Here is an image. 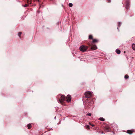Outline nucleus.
<instances>
[{
	"label": "nucleus",
	"mask_w": 135,
	"mask_h": 135,
	"mask_svg": "<svg viewBox=\"0 0 135 135\" xmlns=\"http://www.w3.org/2000/svg\"><path fill=\"white\" fill-rule=\"evenodd\" d=\"M59 96L60 97L59 99V102L62 104L63 105V102L65 100V96L63 95H59Z\"/></svg>",
	"instance_id": "1"
},
{
	"label": "nucleus",
	"mask_w": 135,
	"mask_h": 135,
	"mask_svg": "<svg viewBox=\"0 0 135 135\" xmlns=\"http://www.w3.org/2000/svg\"><path fill=\"white\" fill-rule=\"evenodd\" d=\"M88 48L87 46L81 45L79 49L81 51L84 52L86 51Z\"/></svg>",
	"instance_id": "2"
},
{
	"label": "nucleus",
	"mask_w": 135,
	"mask_h": 135,
	"mask_svg": "<svg viewBox=\"0 0 135 135\" xmlns=\"http://www.w3.org/2000/svg\"><path fill=\"white\" fill-rule=\"evenodd\" d=\"M85 97L86 98H90L92 96V94L90 91H88L86 92L85 93Z\"/></svg>",
	"instance_id": "3"
},
{
	"label": "nucleus",
	"mask_w": 135,
	"mask_h": 135,
	"mask_svg": "<svg viewBox=\"0 0 135 135\" xmlns=\"http://www.w3.org/2000/svg\"><path fill=\"white\" fill-rule=\"evenodd\" d=\"M66 101L67 102L69 103L70 102L71 99V95L69 94L66 97Z\"/></svg>",
	"instance_id": "4"
},
{
	"label": "nucleus",
	"mask_w": 135,
	"mask_h": 135,
	"mask_svg": "<svg viewBox=\"0 0 135 135\" xmlns=\"http://www.w3.org/2000/svg\"><path fill=\"white\" fill-rule=\"evenodd\" d=\"M134 132L133 129L128 130H127V133L129 134H132Z\"/></svg>",
	"instance_id": "5"
},
{
	"label": "nucleus",
	"mask_w": 135,
	"mask_h": 135,
	"mask_svg": "<svg viewBox=\"0 0 135 135\" xmlns=\"http://www.w3.org/2000/svg\"><path fill=\"white\" fill-rule=\"evenodd\" d=\"M130 5L129 2V1L128 0H127L126 2V9H128V8L129 5Z\"/></svg>",
	"instance_id": "6"
},
{
	"label": "nucleus",
	"mask_w": 135,
	"mask_h": 135,
	"mask_svg": "<svg viewBox=\"0 0 135 135\" xmlns=\"http://www.w3.org/2000/svg\"><path fill=\"white\" fill-rule=\"evenodd\" d=\"M105 130L107 132L110 131V128L108 127H105Z\"/></svg>",
	"instance_id": "7"
},
{
	"label": "nucleus",
	"mask_w": 135,
	"mask_h": 135,
	"mask_svg": "<svg viewBox=\"0 0 135 135\" xmlns=\"http://www.w3.org/2000/svg\"><path fill=\"white\" fill-rule=\"evenodd\" d=\"M91 49L92 50H95L97 49V47L96 45H94L91 46Z\"/></svg>",
	"instance_id": "8"
},
{
	"label": "nucleus",
	"mask_w": 135,
	"mask_h": 135,
	"mask_svg": "<svg viewBox=\"0 0 135 135\" xmlns=\"http://www.w3.org/2000/svg\"><path fill=\"white\" fill-rule=\"evenodd\" d=\"M98 40L96 39H93V40L92 42L93 43H95L98 42Z\"/></svg>",
	"instance_id": "9"
},
{
	"label": "nucleus",
	"mask_w": 135,
	"mask_h": 135,
	"mask_svg": "<svg viewBox=\"0 0 135 135\" xmlns=\"http://www.w3.org/2000/svg\"><path fill=\"white\" fill-rule=\"evenodd\" d=\"M132 47L134 50H135V44H133L132 45Z\"/></svg>",
	"instance_id": "10"
},
{
	"label": "nucleus",
	"mask_w": 135,
	"mask_h": 135,
	"mask_svg": "<svg viewBox=\"0 0 135 135\" xmlns=\"http://www.w3.org/2000/svg\"><path fill=\"white\" fill-rule=\"evenodd\" d=\"M116 52L118 54H119L120 53V50L117 49L116 50Z\"/></svg>",
	"instance_id": "11"
},
{
	"label": "nucleus",
	"mask_w": 135,
	"mask_h": 135,
	"mask_svg": "<svg viewBox=\"0 0 135 135\" xmlns=\"http://www.w3.org/2000/svg\"><path fill=\"white\" fill-rule=\"evenodd\" d=\"M28 128L29 129L31 128L32 127V126L31 124H28L27 125Z\"/></svg>",
	"instance_id": "12"
},
{
	"label": "nucleus",
	"mask_w": 135,
	"mask_h": 135,
	"mask_svg": "<svg viewBox=\"0 0 135 135\" xmlns=\"http://www.w3.org/2000/svg\"><path fill=\"white\" fill-rule=\"evenodd\" d=\"M99 120H100L101 121H104L105 120V119L102 117L100 118H99Z\"/></svg>",
	"instance_id": "13"
},
{
	"label": "nucleus",
	"mask_w": 135,
	"mask_h": 135,
	"mask_svg": "<svg viewBox=\"0 0 135 135\" xmlns=\"http://www.w3.org/2000/svg\"><path fill=\"white\" fill-rule=\"evenodd\" d=\"M85 128L86 129H89L90 128V126L88 125H86L85 126Z\"/></svg>",
	"instance_id": "14"
},
{
	"label": "nucleus",
	"mask_w": 135,
	"mask_h": 135,
	"mask_svg": "<svg viewBox=\"0 0 135 135\" xmlns=\"http://www.w3.org/2000/svg\"><path fill=\"white\" fill-rule=\"evenodd\" d=\"M89 38L90 39H91L93 40V37L92 35H89Z\"/></svg>",
	"instance_id": "15"
},
{
	"label": "nucleus",
	"mask_w": 135,
	"mask_h": 135,
	"mask_svg": "<svg viewBox=\"0 0 135 135\" xmlns=\"http://www.w3.org/2000/svg\"><path fill=\"white\" fill-rule=\"evenodd\" d=\"M124 78L126 79H127L129 78V76L128 75H126L124 76Z\"/></svg>",
	"instance_id": "16"
},
{
	"label": "nucleus",
	"mask_w": 135,
	"mask_h": 135,
	"mask_svg": "<svg viewBox=\"0 0 135 135\" xmlns=\"http://www.w3.org/2000/svg\"><path fill=\"white\" fill-rule=\"evenodd\" d=\"M73 4L71 3H70L69 4V6L70 7H71L73 6Z\"/></svg>",
	"instance_id": "17"
},
{
	"label": "nucleus",
	"mask_w": 135,
	"mask_h": 135,
	"mask_svg": "<svg viewBox=\"0 0 135 135\" xmlns=\"http://www.w3.org/2000/svg\"><path fill=\"white\" fill-rule=\"evenodd\" d=\"M22 34V32H19L18 33V35L19 36V37H20L21 35Z\"/></svg>",
	"instance_id": "18"
},
{
	"label": "nucleus",
	"mask_w": 135,
	"mask_h": 135,
	"mask_svg": "<svg viewBox=\"0 0 135 135\" xmlns=\"http://www.w3.org/2000/svg\"><path fill=\"white\" fill-rule=\"evenodd\" d=\"M28 6V4H25V5L23 6L24 7H27Z\"/></svg>",
	"instance_id": "19"
},
{
	"label": "nucleus",
	"mask_w": 135,
	"mask_h": 135,
	"mask_svg": "<svg viewBox=\"0 0 135 135\" xmlns=\"http://www.w3.org/2000/svg\"><path fill=\"white\" fill-rule=\"evenodd\" d=\"M91 115V114L90 113H88L86 114V115H88L90 116Z\"/></svg>",
	"instance_id": "20"
},
{
	"label": "nucleus",
	"mask_w": 135,
	"mask_h": 135,
	"mask_svg": "<svg viewBox=\"0 0 135 135\" xmlns=\"http://www.w3.org/2000/svg\"><path fill=\"white\" fill-rule=\"evenodd\" d=\"M89 124L91 125L92 127H94V125L93 124H91L90 123H89Z\"/></svg>",
	"instance_id": "21"
},
{
	"label": "nucleus",
	"mask_w": 135,
	"mask_h": 135,
	"mask_svg": "<svg viewBox=\"0 0 135 135\" xmlns=\"http://www.w3.org/2000/svg\"><path fill=\"white\" fill-rule=\"evenodd\" d=\"M108 3L111 2V0H107Z\"/></svg>",
	"instance_id": "22"
},
{
	"label": "nucleus",
	"mask_w": 135,
	"mask_h": 135,
	"mask_svg": "<svg viewBox=\"0 0 135 135\" xmlns=\"http://www.w3.org/2000/svg\"><path fill=\"white\" fill-rule=\"evenodd\" d=\"M118 25L120 27L121 25L120 23V22H119L118 23Z\"/></svg>",
	"instance_id": "23"
},
{
	"label": "nucleus",
	"mask_w": 135,
	"mask_h": 135,
	"mask_svg": "<svg viewBox=\"0 0 135 135\" xmlns=\"http://www.w3.org/2000/svg\"><path fill=\"white\" fill-rule=\"evenodd\" d=\"M29 0H27V3H28V2L29 1Z\"/></svg>",
	"instance_id": "24"
},
{
	"label": "nucleus",
	"mask_w": 135,
	"mask_h": 135,
	"mask_svg": "<svg viewBox=\"0 0 135 135\" xmlns=\"http://www.w3.org/2000/svg\"><path fill=\"white\" fill-rule=\"evenodd\" d=\"M38 2H39V0H38Z\"/></svg>",
	"instance_id": "25"
}]
</instances>
